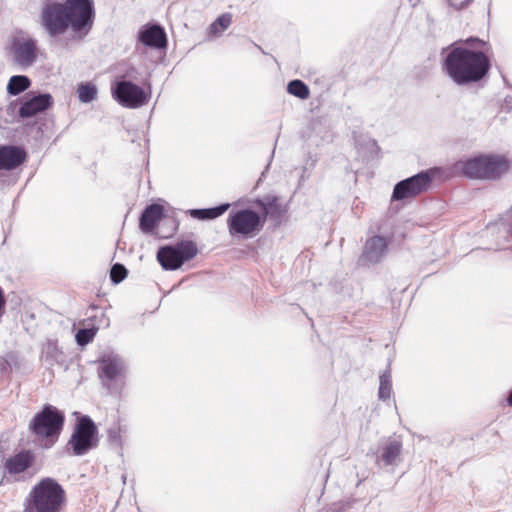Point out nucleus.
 Segmentation results:
<instances>
[{"mask_svg": "<svg viewBox=\"0 0 512 512\" xmlns=\"http://www.w3.org/2000/svg\"><path fill=\"white\" fill-rule=\"evenodd\" d=\"M35 460V455L30 450H22L14 455L5 459L3 468L6 473L10 475H17L25 472L32 466Z\"/></svg>", "mask_w": 512, "mask_h": 512, "instance_id": "obj_14", "label": "nucleus"}, {"mask_svg": "<svg viewBox=\"0 0 512 512\" xmlns=\"http://www.w3.org/2000/svg\"><path fill=\"white\" fill-rule=\"evenodd\" d=\"M505 222L508 226V232L512 235V208L507 212L505 216Z\"/></svg>", "mask_w": 512, "mask_h": 512, "instance_id": "obj_31", "label": "nucleus"}, {"mask_svg": "<svg viewBox=\"0 0 512 512\" xmlns=\"http://www.w3.org/2000/svg\"><path fill=\"white\" fill-rule=\"evenodd\" d=\"M53 103L52 96L49 93L39 94L23 102L19 108L21 118L33 117L51 107Z\"/></svg>", "mask_w": 512, "mask_h": 512, "instance_id": "obj_15", "label": "nucleus"}, {"mask_svg": "<svg viewBox=\"0 0 512 512\" xmlns=\"http://www.w3.org/2000/svg\"><path fill=\"white\" fill-rule=\"evenodd\" d=\"M287 91L289 94L301 99L306 100L310 96L309 87L302 80H292L287 85Z\"/></svg>", "mask_w": 512, "mask_h": 512, "instance_id": "obj_22", "label": "nucleus"}, {"mask_svg": "<svg viewBox=\"0 0 512 512\" xmlns=\"http://www.w3.org/2000/svg\"><path fill=\"white\" fill-rule=\"evenodd\" d=\"M79 100L82 103H90L97 98V88L95 85L87 83L81 84L77 90Z\"/></svg>", "mask_w": 512, "mask_h": 512, "instance_id": "obj_24", "label": "nucleus"}, {"mask_svg": "<svg viewBox=\"0 0 512 512\" xmlns=\"http://www.w3.org/2000/svg\"><path fill=\"white\" fill-rule=\"evenodd\" d=\"M507 403H508V405L512 406V392L510 393V395L507 398Z\"/></svg>", "mask_w": 512, "mask_h": 512, "instance_id": "obj_32", "label": "nucleus"}, {"mask_svg": "<svg viewBox=\"0 0 512 512\" xmlns=\"http://www.w3.org/2000/svg\"><path fill=\"white\" fill-rule=\"evenodd\" d=\"M95 18L93 0H46L41 13L48 32H88Z\"/></svg>", "mask_w": 512, "mask_h": 512, "instance_id": "obj_2", "label": "nucleus"}, {"mask_svg": "<svg viewBox=\"0 0 512 512\" xmlns=\"http://www.w3.org/2000/svg\"><path fill=\"white\" fill-rule=\"evenodd\" d=\"M19 366L18 357L15 353L9 352L0 357V370L8 373Z\"/></svg>", "mask_w": 512, "mask_h": 512, "instance_id": "obj_25", "label": "nucleus"}, {"mask_svg": "<svg viewBox=\"0 0 512 512\" xmlns=\"http://www.w3.org/2000/svg\"><path fill=\"white\" fill-rule=\"evenodd\" d=\"M3 482H4V479H2V480L0 481V485H2V484H3Z\"/></svg>", "mask_w": 512, "mask_h": 512, "instance_id": "obj_33", "label": "nucleus"}, {"mask_svg": "<svg viewBox=\"0 0 512 512\" xmlns=\"http://www.w3.org/2000/svg\"><path fill=\"white\" fill-rule=\"evenodd\" d=\"M402 451V443L396 438H388L378 448L376 463L379 466L397 465Z\"/></svg>", "mask_w": 512, "mask_h": 512, "instance_id": "obj_13", "label": "nucleus"}, {"mask_svg": "<svg viewBox=\"0 0 512 512\" xmlns=\"http://www.w3.org/2000/svg\"><path fill=\"white\" fill-rule=\"evenodd\" d=\"M127 276V270L122 264H114L110 271V278L112 282L118 284Z\"/></svg>", "mask_w": 512, "mask_h": 512, "instance_id": "obj_27", "label": "nucleus"}, {"mask_svg": "<svg viewBox=\"0 0 512 512\" xmlns=\"http://www.w3.org/2000/svg\"><path fill=\"white\" fill-rule=\"evenodd\" d=\"M230 207L229 203L221 204L217 207L206 209H191L188 211L189 215L198 220L215 219L224 214Z\"/></svg>", "mask_w": 512, "mask_h": 512, "instance_id": "obj_18", "label": "nucleus"}, {"mask_svg": "<svg viewBox=\"0 0 512 512\" xmlns=\"http://www.w3.org/2000/svg\"><path fill=\"white\" fill-rule=\"evenodd\" d=\"M197 246L193 241H182L175 246H165L157 252V260L165 270H176L185 261L196 256Z\"/></svg>", "mask_w": 512, "mask_h": 512, "instance_id": "obj_8", "label": "nucleus"}, {"mask_svg": "<svg viewBox=\"0 0 512 512\" xmlns=\"http://www.w3.org/2000/svg\"><path fill=\"white\" fill-rule=\"evenodd\" d=\"M388 241L384 237L374 236L367 240L363 258L369 263H378L385 255Z\"/></svg>", "mask_w": 512, "mask_h": 512, "instance_id": "obj_16", "label": "nucleus"}, {"mask_svg": "<svg viewBox=\"0 0 512 512\" xmlns=\"http://www.w3.org/2000/svg\"><path fill=\"white\" fill-rule=\"evenodd\" d=\"M430 182V176L424 172L402 180L395 185L392 199L403 200L410 197H415L423 191H426L430 185Z\"/></svg>", "mask_w": 512, "mask_h": 512, "instance_id": "obj_11", "label": "nucleus"}, {"mask_svg": "<svg viewBox=\"0 0 512 512\" xmlns=\"http://www.w3.org/2000/svg\"><path fill=\"white\" fill-rule=\"evenodd\" d=\"M113 96L121 106L130 109L140 108L149 101V95L143 88L125 80L117 82Z\"/></svg>", "mask_w": 512, "mask_h": 512, "instance_id": "obj_10", "label": "nucleus"}, {"mask_svg": "<svg viewBox=\"0 0 512 512\" xmlns=\"http://www.w3.org/2000/svg\"><path fill=\"white\" fill-rule=\"evenodd\" d=\"M64 414L55 406L47 404L35 414L29 424V430L38 438L54 442L64 425Z\"/></svg>", "mask_w": 512, "mask_h": 512, "instance_id": "obj_6", "label": "nucleus"}, {"mask_svg": "<svg viewBox=\"0 0 512 512\" xmlns=\"http://www.w3.org/2000/svg\"><path fill=\"white\" fill-rule=\"evenodd\" d=\"M65 491L53 478H44L33 486L23 504V512H61Z\"/></svg>", "mask_w": 512, "mask_h": 512, "instance_id": "obj_3", "label": "nucleus"}, {"mask_svg": "<svg viewBox=\"0 0 512 512\" xmlns=\"http://www.w3.org/2000/svg\"><path fill=\"white\" fill-rule=\"evenodd\" d=\"M456 169L468 178L493 180L507 171L508 164L500 156L480 155L457 162Z\"/></svg>", "mask_w": 512, "mask_h": 512, "instance_id": "obj_5", "label": "nucleus"}, {"mask_svg": "<svg viewBox=\"0 0 512 512\" xmlns=\"http://www.w3.org/2000/svg\"><path fill=\"white\" fill-rule=\"evenodd\" d=\"M259 205L263 210L262 217H265V219L267 217L279 218L283 213V210L276 197L265 198L264 200L259 201Z\"/></svg>", "mask_w": 512, "mask_h": 512, "instance_id": "obj_20", "label": "nucleus"}, {"mask_svg": "<svg viewBox=\"0 0 512 512\" xmlns=\"http://www.w3.org/2000/svg\"><path fill=\"white\" fill-rule=\"evenodd\" d=\"M138 41L151 49H165L167 46L166 34H139Z\"/></svg>", "mask_w": 512, "mask_h": 512, "instance_id": "obj_19", "label": "nucleus"}, {"mask_svg": "<svg viewBox=\"0 0 512 512\" xmlns=\"http://www.w3.org/2000/svg\"><path fill=\"white\" fill-rule=\"evenodd\" d=\"M392 394V382L390 370L384 371L379 378L378 396L381 400H387Z\"/></svg>", "mask_w": 512, "mask_h": 512, "instance_id": "obj_23", "label": "nucleus"}, {"mask_svg": "<svg viewBox=\"0 0 512 512\" xmlns=\"http://www.w3.org/2000/svg\"><path fill=\"white\" fill-rule=\"evenodd\" d=\"M450 5L454 6L456 9H462L466 6L471 0H448Z\"/></svg>", "mask_w": 512, "mask_h": 512, "instance_id": "obj_30", "label": "nucleus"}, {"mask_svg": "<svg viewBox=\"0 0 512 512\" xmlns=\"http://www.w3.org/2000/svg\"><path fill=\"white\" fill-rule=\"evenodd\" d=\"M163 216V208L158 204H151L145 208L140 217L139 227L144 233H151Z\"/></svg>", "mask_w": 512, "mask_h": 512, "instance_id": "obj_17", "label": "nucleus"}, {"mask_svg": "<svg viewBox=\"0 0 512 512\" xmlns=\"http://www.w3.org/2000/svg\"><path fill=\"white\" fill-rule=\"evenodd\" d=\"M94 336V333L88 329H80L76 334L77 343L80 345H85L89 343Z\"/></svg>", "mask_w": 512, "mask_h": 512, "instance_id": "obj_28", "label": "nucleus"}, {"mask_svg": "<svg viewBox=\"0 0 512 512\" xmlns=\"http://www.w3.org/2000/svg\"><path fill=\"white\" fill-rule=\"evenodd\" d=\"M97 374L102 386L113 395L120 394L126 382L127 365L114 352H106L97 361Z\"/></svg>", "mask_w": 512, "mask_h": 512, "instance_id": "obj_4", "label": "nucleus"}, {"mask_svg": "<svg viewBox=\"0 0 512 512\" xmlns=\"http://www.w3.org/2000/svg\"><path fill=\"white\" fill-rule=\"evenodd\" d=\"M489 51L490 46L484 41H478L477 45L451 46L442 60V70L457 85L478 82L489 72Z\"/></svg>", "mask_w": 512, "mask_h": 512, "instance_id": "obj_1", "label": "nucleus"}, {"mask_svg": "<svg viewBox=\"0 0 512 512\" xmlns=\"http://www.w3.org/2000/svg\"><path fill=\"white\" fill-rule=\"evenodd\" d=\"M36 43L28 37H15L11 54L15 63L22 67L31 66L36 60Z\"/></svg>", "mask_w": 512, "mask_h": 512, "instance_id": "obj_12", "label": "nucleus"}, {"mask_svg": "<svg viewBox=\"0 0 512 512\" xmlns=\"http://www.w3.org/2000/svg\"><path fill=\"white\" fill-rule=\"evenodd\" d=\"M232 23V15L225 13L220 15L211 25L210 32H219L220 30H226Z\"/></svg>", "mask_w": 512, "mask_h": 512, "instance_id": "obj_26", "label": "nucleus"}, {"mask_svg": "<svg viewBox=\"0 0 512 512\" xmlns=\"http://www.w3.org/2000/svg\"><path fill=\"white\" fill-rule=\"evenodd\" d=\"M96 434L97 428L91 418L88 416L81 417L69 440L73 453L80 456L95 447L97 443Z\"/></svg>", "mask_w": 512, "mask_h": 512, "instance_id": "obj_9", "label": "nucleus"}, {"mask_svg": "<svg viewBox=\"0 0 512 512\" xmlns=\"http://www.w3.org/2000/svg\"><path fill=\"white\" fill-rule=\"evenodd\" d=\"M30 86V80L27 76L24 75H15L12 76L7 85V92L10 95H18L21 92L28 89Z\"/></svg>", "mask_w": 512, "mask_h": 512, "instance_id": "obj_21", "label": "nucleus"}, {"mask_svg": "<svg viewBox=\"0 0 512 512\" xmlns=\"http://www.w3.org/2000/svg\"><path fill=\"white\" fill-rule=\"evenodd\" d=\"M139 32H164L163 28L158 24H147L142 27Z\"/></svg>", "mask_w": 512, "mask_h": 512, "instance_id": "obj_29", "label": "nucleus"}, {"mask_svg": "<svg viewBox=\"0 0 512 512\" xmlns=\"http://www.w3.org/2000/svg\"><path fill=\"white\" fill-rule=\"evenodd\" d=\"M265 217H261L251 209L232 211L227 218V227L232 237L249 239L255 237L263 229Z\"/></svg>", "mask_w": 512, "mask_h": 512, "instance_id": "obj_7", "label": "nucleus"}]
</instances>
